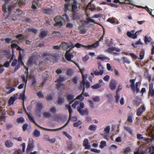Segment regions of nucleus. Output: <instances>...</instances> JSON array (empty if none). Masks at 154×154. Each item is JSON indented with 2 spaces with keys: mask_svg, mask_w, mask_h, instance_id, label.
Returning a JSON list of instances; mask_svg holds the SVG:
<instances>
[{
  "mask_svg": "<svg viewBox=\"0 0 154 154\" xmlns=\"http://www.w3.org/2000/svg\"><path fill=\"white\" fill-rule=\"evenodd\" d=\"M110 130V126H107L105 128L104 131L107 133H109Z\"/></svg>",
  "mask_w": 154,
  "mask_h": 154,
  "instance_id": "69168bd1",
  "label": "nucleus"
},
{
  "mask_svg": "<svg viewBox=\"0 0 154 154\" xmlns=\"http://www.w3.org/2000/svg\"><path fill=\"white\" fill-rule=\"evenodd\" d=\"M24 121V119L22 117L18 118L17 120V122L18 123H23Z\"/></svg>",
  "mask_w": 154,
  "mask_h": 154,
  "instance_id": "09e8293b",
  "label": "nucleus"
},
{
  "mask_svg": "<svg viewBox=\"0 0 154 154\" xmlns=\"http://www.w3.org/2000/svg\"><path fill=\"white\" fill-rule=\"evenodd\" d=\"M5 146L7 147H10L13 145V143L10 140H8L5 142Z\"/></svg>",
  "mask_w": 154,
  "mask_h": 154,
  "instance_id": "a878e982",
  "label": "nucleus"
},
{
  "mask_svg": "<svg viewBox=\"0 0 154 154\" xmlns=\"http://www.w3.org/2000/svg\"><path fill=\"white\" fill-rule=\"evenodd\" d=\"M87 16L88 17L86 18V20H87V22H86V23H88L89 22H91L95 24H97L99 25H100L99 23L96 22L94 20L91 19L90 17H88V14L87 15Z\"/></svg>",
  "mask_w": 154,
  "mask_h": 154,
  "instance_id": "aec40b11",
  "label": "nucleus"
},
{
  "mask_svg": "<svg viewBox=\"0 0 154 154\" xmlns=\"http://www.w3.org/2000/svg\"><path fill=\"white\" fill-rule=\"evenodd\" d=\"M63 98L60 97L58 98L57 103L59 105H61L63 104Z\"/></svg>",
  "mask_w": 154,
  "mask_h": 154,
  "instance_id": "a19ab883",
  "label": "nucleus"
},
{
  "mask_svg": "<svg viewBox=\"0 0 154 154\" xmlns=\"http://www.w3.org/2000/svg\"><path fill=\"white\" fill-rule=\"evenodd\" d=\"M49 111L51 113L54 114L56 112V109L55 107H52L50 109Z\"/></svg>",
  "mask_w": 154,
  "mask_h": 154,
  "instance_id": "ea45409f",
  "label": "nucleus"
},
{
  "mask_svg": "<svg viewBox=\"0 0 154 154\" xmlns=\"http://www.w3.org/2000/svg\"><path fill=\"white\" fill-rule=\"evenodd\" d=\"M83 97H76V98L74 99V100L71 101L69 103V104H67L66 105V107L68 109L69 114V119L71 118V115L73 112V111L70 106L71 104L74 102V103L72 105V106L74 109H75L76 106L79 104V101L77 100H79L80 101H82L84 99Z\"/></svg>",
  "mask_w": 154,
  "mask_h": 154,
  "instance_id": "f03ea898",
  "label": "nucleus"
},
{
  "mask_svg": "<svg viewBox=\"0 0 154 154\" xmlns=\"http://www.w3.org/2000/svg\"><path fill=\"white\" fill-rule=\"evenodd\" d=\"M15 58V56L14 54L13 51H12V54H11V59L10 60V62H11Z\"/></svg>",
  "mask_w": 154,
  "mask_h": 154,
  "instance_id": "13d9d810",
  "label": "nucleus"
},
{
  "mask_svg": "<svg viewBox=\"0 0 154 154\" xmlns=\"http://www.w3.org/2000/svg\"><path fill=\"white\" fill-rule=\"evenodd\" d=\"M7 3H4L2 6V11L3 12H4L5 13H6L7 12V7H6V5Z\"/></svg>",
  "mask_w": 154,
  "mask_h": 154,
  "instance_id": "7c9ffc66",
  "label": "nucleus"
},
{
  "mask_svg": "<svg viewBox=\"0 0 154 154\" xmlns=\"http://www.w3.org/2000/svg\"><path fill=\"white\" fill-rule=\"evenodd\" d=\"M84 45H81V44L77 43H76L75 45V46L78 48H81V47H83V46Z\"/></svg>",
  "mask_w": 154,
  "mask_h": 154,
  "instance_id": "e2e57ef3",
  "label": "nucleus"
},
{
  "mask_svg": "<svg viewBox=\"0 0 154 154\" xmlns=\"http://www.w3.org/2000/svg\"><path fill=\"white\" fill-rule=\"evenodd\" d=\"M34 59V57H33L31 56L30 57L28 60L27 65L29 66L32 65Z\"/></svg>",
  "mask_w": 154,
  "mask_h": 154,
  "instance_id": "6ab92c4d",
  "label": "nucleus"
},
{
  "mask_svg": "<svg viewBox=\"0 0 154 154\" xmlns=\"http://www.w3.org/2000/svg\"><path fill=\"white\" fill-rule=\"evenodd\" d=\"M61 45L62 47H65L67 48H68L71 47L70 45H69L68 43H66L65 42H62L61 43Z\"/></svg>",
  "mask_w": 154,
  "mask_h": 154,
  "instance_id": "c85d7f7f",
  "label": "nucleus"
},
{
  "mask_svg": "<svg viewBox=\"0 0 154 154\" xmlns=\"http://www.w3.org/2000/svg\"><path fill=\"white\" fill-rule=\"evenodd\" d=\"M27 114L28 117V118L29 119L31 122H32L34 123L35 125L37 126L38 127L40 128H41L42 129H43L45 130H46V131H57L59 130H61V129L65 128L66 126L69 123V120L71 119L72 120V121H75L77 119V118L76 116H75L74 117H71V118L70 119H69L68 120V121L62 127H61L59 128L58 129H47L46 128H44L40 126L39 125H38V124H37L33 120V118L30 115H29L27 113Z\"/></svg>",
  "mask_w": 154,
  "mask_h": 154,
  "instance_id": "f257e3e1",
  "label": "nucleus"
},
{
  "mask_svg": "<svg viewBox=\"0 0 154 154\" xmlns=\"http://www.w3.org/2000/svg\"><path fill=\"white\" fill-rule=\"evenodd\" d=\"M80 4L79 3L77 2L76 0H73V2L71 4L72 12L74 13L76 12L77 11L78 6L80 8Z\"/></svg>",
  "mask_w": 154,
  "mask_h": 154,
  "instance_id": "0eeeda50",
  "label": "nucleus"
},
{
  "mask_svg": "<svg viewBox=\"0 0 154 154\" xmlns=\"http://www.w3.org/2000/svg\"><path fill=\"white\" fill-rule=\"evenodd\" d=\"M23 11L21 10L20 9H17L16 11L14 12V13L16 14L18 16H20L21 14H23Z\"/></svg>",
  "mask_w": 154,
  "mask_h": 154,
  "instance_id": "473e14b6",
  "label": "nucleus"
},
{
  "mask_svg": "<svg viewBox=\"0 0 154 154\" xmlns=\"http://www.w3.org/2000/svg\"><path fill=\"white\" fill-rule=\"evenodd\" d=\"M97 129V126L95 125H91L88 128V129L91 131H94Z\"/></svg>",
  "mask_w": 154,
  "mask_h": 154,
  "instance_id": "c756f323",
  "label": "nucleus"
},
{
  "mask_svg": "<svg viewBox=\"0 0 154 154\" xmlns=\"http://www.w3.org/2000/svg\"><path fill=\"white\" fill-rule=\"evenodd\" d=\"M33 144L32 143L29 142V144L26 149V151H28L32 150L33 148Z\"/></svg>",
  "mask_w": 154,
  "mask_h": 154,
  "instance_id": "4be33fe9",
  "label": "nucleus"
},
{
  "mask_svg": "<svg viewBox=\"0 0 154 154\" xmlns=\"http://www.w3.org/2000/svg\"><path fill=\"white\" fill-rule=\"evenodd\" d=\"M106 146V142L104 141H101L100 142V148H103Z\"/></svg>",
  "mask_w": 154,
  "mask_h": 154,
  "instance_id": "79ce46f5",
  "label": "nucleus"
},
{
  "mask_svg": "<svg viewBox=\"0 0 154 154\" xmlns=\"http://www.w3.org/2000/svg\"><path fill=\"white\" fill-rule=\"evenodd\" d=\"M103 15L100 13H99L97 14H95L93 16H92L91 18H101L102 17Z\"/></svg>",
  "mask_w": 154,
  "mask_h": 154,
  "instance_id": "e433bc0d",
  "label": "nucleus"
},
{
  "mask_svg": "<svg viewBox=\"0 0 154 154\" xmlns=\"http://www.w3.org/2000/svg\"><path fill=\"white\" fill-rule=\"evenodd\" d=\"M15 6L14 5H10L8 8V11L10 13L9 15H10L13 11L14 10Z\"/></svg>",
  "mask_w": 154,
  "mask_h": 154,
  "instance_id": "5701e85b",
  "label": "nucleus"
},
{
  "mask_svg": "<svg viewBox=\"0 0 154 154\" xmlns=\"http://www.w3.org/2000/svg\"><path fill=\"white\" fill-rule=\"evenodd\" d=\"M72 70L71 69H68L66 71V74L69 76H70L72 75Z\"/></svg>",
  "mask_w": 154,
  "mask_h": 154,
  "instance_id": "f704fd0d",
  "label": "nucleus"
},
{
  "mask_svg": "<svg viewBox=\"0 0 154 154\" xmlns=\"http://www.w3.org/2000/svg\"><path fill=\"white\" fill-rule=\"evenodd\" d=\"M42 115L43 117L45 118H50L51 117L52 115L51 113L48 112H43Z\"/></svg>",
  "mask_w": 154,
  "mask_h": 154,
  "instance_id": "f3484780",
  "label": "nucleus"
},
{
  "mask_svg": "<svg viewBox=\"0 0 154 154\" xmlns=\"http://www.w3.org/2000/svg\"><path fill=\"white\" fill-rule=\"evenodd\" d=\"M63 133L69 139L71 140L72 138V137L68 133L65 131L63 132Z\"/></svg>",
  "mask_w": 154,
  "mask_h": 154,
  "instance_id": "bf43d9fd",
  "label": "nucleus"
},
{
  "mask_svg": "<svg viewBox=\"0 0 154 154\" xmlns=\"http://www.w3.org/2000/svg\"><path fill=\"white\" fill-rule=\"evenodd\" d=\"M27 78L28 77H26V78L24 75H23L21 76V78L22 79L24 83H25L26 84L27 82Z\"/></svg>",
  "mask_w": 154,
  "mask_h": 154,
  "instance_id": "603ef678",
  "label": "nucleus"
},
{
  "mask_svg": "<svg viewBox=\"0 0 154 154\" xmlns=\"http://www.w3.org/2000/svg\"><path fill=\"white\" fill-rule=\"evenodd\" d=\"M82 80L80 82H82V85H84V82L85 81V80L87 78V75L86 74L84 75L83 74H82Z\"/></svg>",
  "mask_w": 154,
  "mask_h": 154,
  "instance_id": "2f4dec72",
  "label": "nucleus"
},
{
  "mask_svg": "<svg viewBox=\"0 0 154 154\" xmlns=\"http://www.w3.org/2000/svg\"><path fill=\"white\" fill-rule=\"evenodd\" d=\"M83 145L85 147V149H89L90 148L91 146L89 144L88 140L87 139H85L83 140Z\"/></svg>",
  "mask_w": 154,
  "mask_h": 154,
  "instance_id": "ddd939ff",
  "label": "nucleus"
},
{
  "mask_svg": "<svg viewBox=\"0 0 154 154\" xmlns=\"http://www.w3.org/2000/svg\"><path fill=\"white\" fill-rule=\"evenodd\" d=\"M136 80V79H131L130 80L129 82L131 83V85L130 86L128 85H127L126 86V87L128 88H131V90L134 92L135 91V82Z\"/></svg>",
  "mask_w": 154,
  "mask_h": 154,
  "instance_id": "6e6552de",
  "label": "nucleus"
},
{
  "mask_svg": "<svg viewBox=\"0 0 154 154\" xmlns=\"http://www.w3.org/2000/svg\"><path fill=\"white\" fill-rule=\"evenodd\" d=\"M16 38H18L19 40L23 39L24 38L23 35L22 34H19L16 35L15 36Z\"/></svg>",
  "mask_w": 154,
  "mask_h": 154,
  "instance_id": "4c0bfd02",
  "label": "nucleus"
},
{
  "mask_svg": "<svg viewBox=\"0 0 154 154\" xmlns=\"http://www.w3.org/2000/svg\"><path fill=\"white\" fill-rule=\"evenodd\" d=\"M122 59L123 60L124 63L129 64L130 63L129 61L126 57H122Z\"/></svg>",
  "mask_w": 154,
  "mask_h": 154,
  "instance_id": "de8ad7c7",
  "label": "nucleus"
},
{
  "mask_svg": "<svg viewBox=\"0 0 154 154\" xmlns=\"http://www.w3.org/2000/svg\"><path fill=\"white\" fill-rule=\"evenodd\" d=\"M84 85L82 84V82H80V85L81 88H83V92L85 91V88L87 89L89 88L90 86V83L88 82L85 81L84 82Z\"/></svg>",
  "mask_w": 154,
  "mask_h": 154,
  "instance_id": "1a4fd4ad",
  "label": "nucleus"
},
{
  "mask_svg": "<svg viewBox=\"0 0 154 154\" xmlns=\"http://www.w3.org/2000/svg\"><path fill=\"white\" fill-rule=\"evenodd\" d=\"M99 45V44H98V42H96L94 44L91 45H89L87 46L84 45L83 46V48H86L87 50H89L95 48Z\"/></svg>",
  "mask_w": 154,
  "mask_h": 154,
  "instance_id": "9d476101",
  "label": "nucleus"
},
{
  "mask_svg": "<svg viewBox=\"0 0 154 154\" xmlns=\"http://www.w3.org/2000/svg\"><path fill=\"white\" fill-rule=\"evenodd\" d=\"M152 38L150 36H148L147 35H145L144 38V42L146 44H147L148 43H149L152 40Z\"/></svg>",
  "mask_w": 154,
  "mask_h": 154,
  "instance_id": "a211bd4d",
  "label": "nucleus"
},
{
  "mask_svg": "<svg viewBox=\"0 0 154 154\" xmlns=\"http://www.w3.org/2000/svg\"><path fill=\"white\" fill-rule=\"evenodd\" d=\"M115 19V18L113 19L111 18H109L107 20V22H109V23L112 24H114L115 23V21L114 20Z\"/></svg>",
  "mask_w": 154,
  "mask_h": 154,
  "instance_id": "8fccbe9b",
  "label": "nucleus"
},
{
  "mask_svg": "<svg viewBox=\"0 0 154 154\" xmlns=\"http://www.w3.org/2000/svg\"><path fill=\"white\" fill-rule=\"evenodd\" d=\"M4 40L6 43L9 44L11 41L12 39L11 38H5Z\"/></svg>",
  "mask_w": 154,
  "mask_h": 154,
  "instance_id": "864d4df0",
  "label": "nucleus"
},
{
  "mask_svg": "<svg viewBox=\"0 0 154 154\" xmlns=\"http://www.w3.org/2000/svg\"><path fill=\"white\" fill-rule=\"evenodd\" d=\"M18 64L16 66L14 69V72H16L20 67L21 65H23V62L22 60H18Z\"/></svg>",
  "mask_w": 154,
  "mask_h": 154,
  "instance_id": "dca6fc26",
  "label": "nucleus"
},
{
  "mask_svg": "<svg viewBox=\"0 0 154 154\" xmlns=\"http://www.w3.org/2000/svg\"><path fill=\"white\" fill-rule=\"evenodd\" d=\"M148 12V13L149 14L151 15H152V16L154 17V16H153V15H152V12L151 11L149 10V8L148 7H147V6H145V7L144 8Z\"/></svg>",
  "mask_w": 154,
  "mask_h": 154,
  "instance_id": "052dcab7",
  "label": "nucleus"
},
{
  "mask_svg": "<svg viewBox=\"0 0 154 154\" xmlns=\"http://www.w3.org/2000/svg\"><path fill=\"white\" fill-rule=\"evenodd\" d=\"M65 79L63 77H61L60 76L59 77V78L57 79V80L56 81V82H62L64 81Z\"/></svg>",
  "mask_w": 154,
  "mask_h": 154,
  "instance_id": "49530a36",
  "label": "nucleus"
},
{
  "mask_svg": "<svg viewBox=\"0 0 154 154\" xmlns=\"http://www.w3.org/2000/svg\"><path fill=\"white\" fill-rule=\"evenodd\" d=\"M73 25L72 23H67L66 24V27L67 28L71 29L73 27Z\"/></svg>",
  "mask_w": 154,
  "mask_h": 154,
  "instance_id": "3c124183",
  "label": "nucleus"
},
{
  "mask_svg": "<svg viewBox=\"0 0 154 154\" xmlns=\"http://www.w3.org/2000/svg\"><path fill=\"white\" fill-rule=\"evenodd\" d=\"M17 46H18V45L16 43H12L11 45V47L12 49L17 48Z\"/></svg>",
  "mask_w": 154,
  "mask_h": 154,
  "instance_id": "338daca9",
  "label": "nucleus"
},
{
  "mask_svg": "<svg viewBox=\"0 0 154 154\" xmlns=\"http://www.w3.org/2000/svg\"><path fill=\"white\" fill-rule=\"evenodd\" d=\"M145 110V108L144 106H142L140 107L137 111V115L138 116H140L142 113Z\"/></svg>",
  "mask_w": 154,
  "mask_h": 154,
  "instance_id": "2eb2a0df",
  "label": "nucleus"
},
{
  "mask_svg": "<svg viewBox=\"0 0 154 154\" xmlns=\"http://www.w3.org/2000/svg\"><path fill=\"white\" fill-rule=\"evenodd\" d=\"M149 152L150 154H154V146H151L150 147Z\"/></svg>",
  "mask_w": 154,
  "mask_h": 154,
  "instance_id": "37998d69",
  "label": "nucleus"
},
{
  "mask_svg": "<svg viewBox=\"0 0 154 154\" xmlns=\"http://www.w3.org/2000/svg\"><path fill=\"white\" fill-rule=\"evenodd\" d=\"M80 31L81 34H84L86 33V31L85 29V27L83 25L80 26L78 28Z\"/></svg>",
  "mask_w": 154,
  "mask_h": 154,
  "instance_id": "412c9836",
  "label": "nucleus"
},
{
  "mask_svg": "<svg viewBox=\"0 0 154 154\" xmlns=\"http://www.w3.org/2000/svg\"><path fill=\"white\" fill-rule=\"evenodd\" d=\"M117 83L116 81L114 80H112L109 84V87L111 90H114L116 88Z\"/></svg>",
  "mask_w": 154,
  "mask_h": 154,
  "instance_id": "9b49d317",
  "label": "nucleus"
},
{
  "mask_svg": "<svg viewBox=\"0 0 154 154\" xmlns=\"http://www.w3.org/2000/svg\"><path fill=\"white\" fill-rule=\"evenodd\" d=\"M114 51V47H109L105 51V52L111 53L112 51Z\"/></svg>",
  "mask_w": 154,
  "mask_h": 154,
  "instance_id": "c03bdc74",
  "label": "nucleus"
},
{
  "mask_svg": "<svg viewBox=\"0 0 154 154\" xmlns=\"http://www.w3.org/2000/svg\"><path fill=\"white\" fill-rule=\"evenodd\" d=\"M147 132L146 133L147 135L148 134L152 138H144L143 140L148 142L151 141L154 139V126L151 125L150 127H149L147 130Z\"/></svg>",
  "mask_w": 154,
  "mask_h": 154,
  "instance_id": "7ed1b4c3",
  "label": "nucleus"
},
{
  "mask_svg": "<svg viewBox=\"0 0 154 154\" xmlns=\"http://www.w3.org/2000/svg\"><path fill=\"white\" fill-rule=\"evenodd\" d=\"M77 111L81 115H83L85 114L87 115L88 113V111L87 109H85L84 110L80 109V108H77Z\"/></svg>",
  "mask_w": 154,
  "mask_h": 154,
  "instance_id": "4468645a",
  "label": "nucleus"
},
{
  "mask_svg": "<svg viewBox=\"0 0 154 154\" xmlns=\"http://www.w3.org/2000/svg\"><path fill=\"white\" fill-rule=\"evenodd\" d=\"M102 86V85L100 83H97L91 86L92 89H96L100 88Z\"/></svg>",
  "mask_w": 154,
  "mask_h": 154,
  "instance_id": "bb28decb",
  "label": "nucleus"
},
{
  "mask_svg": "<svg viewBox=\"0 0 154 154\" xmlns=\"http://www.w3.org/2000/svg\"><path fill=\"white\" fill-rule=\"evenodd\" d=\"M55 23L54 24V26H61L63 25V23L65 22L64 19L60 16H57L54 19Z\"/></svg>",
  "mask_w": 154,
  "mask_h": 154,
  "instance_id": "20e7f679",
  "label": "nucleus"
},
{
  "mask_svg": "<svg viewBox=\"0 0 154 154\" xmlns=\"http://www.w3.org/2000/svg\"><path fill=\"white\" fill-rule=\"evenodd\" d=\"M12 60L11 63V66H16L17 62V60L16 58H15Z\"/></svg>",
  "mask_w": 154,
  "mask_h": 154,
  "instance_id": "c9c22d12",
  "label": "nucleus"
},
{
  "mask_svg": "<svg viewBox=\"0 0 154 154\" xmlns=\"http://www.w3.org/2000/svg\"><path fill=\"white\" fill-rule=\"evenodd\" d=\"M43 107L42 104L40 103H38L36 105L35 114L38 117L41 116V112Z\"/></svg>",
  "mask_w": 154,
  "mask_h": 154,
  "instance_id": "39448f33",
  "label": "nucleus"
},
{
  "mask_svg": "<svg viewBox=\"0 0 154 154\" xmlns=\"http://www.w3.org/2000/svg\"><path fill=\"white\" fill-rule=\"evenodd\" d=\"M66 59L68 61L72 62V58H73L74 55L72 54H68L66 53L65 54Z\"/></svg>",
  "mask_w": 154,
  "mask_h": 154,
  "instance_id": "f8f14e48",
  "label": "nucleus"
},
{
  "mask_svg": "<svg viewBox=\"0 0 154 154\" xmlns=\"http://www.w3.org/2000/svg\"><path fill=\"white\" fill-rule=\"evenodd\" d=\"M72 17L74 19H76L78 18V13L76 12H72Z\"/></svg>",
  "mask_w": 154,
  "mask_h": 154,
  "instance_id": "680f3d73",
  "label": "nucleus"
},
{
  "mask_svg": "<svg viewBox=\"0 0 154 154\" xmlns=\"http://www.w3.org/2000/svg\"><path fill=\"white\" fill-rule=\"evenodd\" d=\"M11 62H10V60L9 61H6L5 62V63L4 64V65H3V67L4 66L6 67V68H8L10 66V63Z\"/></svg>",
  "mask_w": 154,
  "mask_h": 154,
  "instance_id": "a18cd8bd",
  "label": "nucleus"
},
{
  "mask_svg": "<svg viewBox=\"0 0 154 154\" xmlns=\"http://www.w3.org/2000/svg\"><path fill=\"white\" fill-rule=\"evenodd\" d=\"M28 32H32L36 34L37 32V30L36 29H35L32 28H29L28 29Z\"/></svg>",
  "mask_w": 154,
  "mask_h": 154,
  "instance_id": "72a5a7b5",
  "label": "nucleus"
},
{
  "mask_svg": "<svg viewBox=\"0 0 154 154\" xmlns=\"http://www.w3.org/2000/svg\"><path fill=\"white\" fill-rule=\"evenodd\" d=\"M63 85V84L60 82H57V83L56 84V86L58 89L60 88V87Z\"/></svg>",
  "mask_w": 154,
  "mask_h": 154,
  "instance_id": "5fc2aeb1",
  "label": "nucleus"
},
{
  "mask_svg": "<svg viewBox=\"0 0 154 154\" xmlns=\"http://www.w3.org/2000/svg\"><path fill=\"white\" fill-rule=\"evenodd\" d=\"M17 99V98H15V97H10L8 101V104L10 105L13 104L15 100Z\"/></svg>",
  "mask_w": 154,
  "mask_h": 154,
  "instance_id": "393cba45",
  "label": "nucleus"
},
{
  "mask_svg": "<svg viewBox=\"0 0 154 154\" xmlns=\"http://www.w3.org/2000/svg\"><path fill=\"white\" fill-rule=\"evenodd\" d=\"M98 68L99 70V72L96 68H94L93 69L94 74L95 75H103L104 72V68L100 63L98 64Z\"/></svg>",
  "mask_w": 154,
  "mask_h": 154,
  "instance_id": "423d86ee",
  "label": "nucleus"
},
{
  "mask_svg": "<svg viewBox=\"0 0 154 154\" xmlns=\"http://www.w3.org/2000/svg\"><path fill=\"white\" fill-rule=\"evenodd\" d=\"M122 86L121 85H119L118 86V88L116 91V96H119L118 95V93L119 91L122 90Z\"/></svg>",
  "mask_w": 154,
  "mask_h": 154,
  "instance_id": "58836bf2",
  "label": "nucleus"
},
{
  "mask_svg": "<svg viewBox=\"0 0 154 154\" xmlns=\"http://www.w3.org/2000/svg\"><path fill=\"white\" fill-rule=\"evenodd\" d=\"M47 35V32L46 31H42L40 33L39 36L41 38H45Z\"/></svg>",
  "mask_w": 154,
  "mask_h": 154,
  "instance_id": "b1692460",
  "label": "nucleus"
},
{
  "mask_svg": "<svg viewBox=\"0 0 154 154\" xmlns=\"http://www.w3.org/2000/svg\"><path fill=\"white\" fill-rule=\"evenodd\" d=\"M153 87V84L152 83H151L149 85V91L148 92V96L150 94V93L151 92V90L152 89Z\"/></svg>",
  "mask_w": 154,
  "mask_h": 154,
  "instance_id": "4d7b16f0",
  "label": "nucleus"
},
{
  "mask_svg": "<svg viewBox=\"0 0 154 154\" xmlns=\"http://www.w3.org/2000/svg\"><path fill=\"white\" fill-rule=\"evenodd\" d=\"M144 52H141L140 53V60H142L144 58Z\"/></svg>",
  "mask_w": 154,
  "mask_h": 154,
  "instance_id": "0e129e2a",
  "label": "nucleus"
},
{
  "mask_svg": "<svg viewBox=\"0 0 154 154\" xmlns=\"http://www.w3.org/2000/svg\"><path fill=\"white\" fill-rule=\"evenodd\" d=\"M33 135L36 137H38L40 135V132L37 130H35L33 132Z\"/></svg>",
  "mask_w": 154,
  "mask_h": 154,
  "instance_id": "cd10ccee",
  "label": "nucleus"
},
{
  "mask_svg": "<svg viewBox=\"0 0 154 154\" xmlns=\"http://www.w3.org/2000/svg\"><path fill=\"white\" fill-rule=\"evenodd\" d=\"M82 123L80 121H78L77 122L74 123L73 124V126L74 127H77L80 125Z\"/></svg>",
  "mask_w": 154,
  "mask_h": 154,
  "instance_id": "774afa93",
  "label": "nucleus"
},
{
  "mask_svg": "<svg viewBox=\"0 0 154 154\" xmlns=\"http://www.w3.org/2000/svg\"><path fill=\"white\" fill-rule=\"evenodd\" d=\"M3 53L6 56H8L10 54V52L9 50H4L3 51Z\"/></svg>",
  "mask_w": 154,
  "mask_h": 154,
  "instance_id": "6e6d98bb",
  "label": "nucleus"
}]
</instances>
